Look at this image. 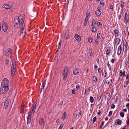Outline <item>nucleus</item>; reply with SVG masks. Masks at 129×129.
Returning a JSON list of instances; mask_svg holds the SVG:
<instances>
[{
    "instance_id": "nucleus-27",
    "label": "nucleus",
    "mask_w": 129,
    "mask_h": 129,
    "mask_svg": "<svg viewBox=\"0 0 129 129\" xmlns=\"http://www.w3.org/2000/svg\"><path fill=\"white\" fill-rule=\"evenodd\" d=\"M96 21L95 19L93 20L92 22V25L93 26H94L96 24Z\"/></svg>"
},
{
    "instance_id": "nucleus-37",
    "label": "nucleus",
    "mask_w": 129,
    "mask_h": 129,
    "mask_svg": "<svg viewBox=\"0 0 129 129\" xmlns=\"http://www.w3.org/2000/svg\"><path fill=\"white\" fill-rule=\"evenodd\" d=\"M88 20H85V21L84 23V26H85L86 25L87 23Z\"/></svg>"
},
{
    "instance_id": "nucleus-14",
    "label": "nucleus",
    "mask_w": 129,
    "mask_h": 129,
    "mask_svg": "<svg viewBox=\"0 0 129 129\" xmlns=\"http://www.w3.org/2000/svg\"><path fill=\"white\" fill-rule=\"evenodd\" d=\"M3 5L4 8L6 9H10L12 8V6L11 5L4 4Z\"/></svg>"
},
{
    "instance_id": "nucleus-31",
    "label": "nucleus",
    "mask_w": 129,
    "mask_h": 129,
    "mask_svg": "<svg viewBox=\"0 0 129 129\" xmlns=\"http://www.w3.org/2000/svg\"><path fill=\"white\" fill-rule=\"evenodd\" d=\"M93 81H94L95 82H96L97 81L96 77L94 76L93 77Z\"/></svg>"
},
{
    "instance_id": "nucleus-24",
    "label": "nucleus",
    "mask_w": 129,
    "mask_h": 129,
    "mask_svg": "<svg viewBox=\"0 0 129 129\" xmlns=\"http://www.w3.org/2000/svg\"><path fill=\"white\" fill-rule=\"evenodd\" d=\"M111 50L109 48H108L106 51V54L108 55L110 53Z\"/></svg>"
},
{
    "instance_id": "nucleus-21",
    "label": "nucleus",
    "mask_w": 129,
    "mask_h": 129,
    "mask_svg": "<svg viewBox=\"0 0 129 129\" xmlns=\"http://www.w3.org/2000/svg\"><path fill=\"white\" fill-rule=\"evenodd\" d=\"M114 32L115 34V36L117 37H118V31L117 30L115 29L114 31Z\"/></svg>"
},
{
    "instance_id": "nucleus-5",
    "label": "nucleus",
    "mask_w": 129,
    "mask_h": 129,
    "mask_svg": "<svg viewBox=\"0 0 129 129\" xmlns=\"http://www.w3.org/2000/svg\"><path fill=\"white\" fill-rule=\"evenodd\" d=\"M69 71V69L67 67H66L64 69L62 73L63 78L64 80L66 79L67 75Z\"/></svg>"
},
{
    "instance_id": "nucleus-61",
    "label": "nucleus",
    "mask_w": 129,
    "mask_h": 129,
    "mask_svg": "<svg viewBox=\"0 0 129 129\" xmlns=\"http://www.w3.org/2000/svg\"><path fill=\"white\" fill-rule=\"evenodd\" d=\"M123 111L124 112H126L127 111V109H125L123 110Z\"/></svg>"
},
{
    "instance_id": "nucleus-18",
    "label": "nucleus",
    "mask_w": 129,
    "mask_h": 129,
    "mask_svg": "<svg viewBox=\"0 0 129 129\" xmlns=\"http://www.w3.org/2000/svg\"><path fill=\"white\" fill-rule=\"evenodd\" d=\"M111 98L110 96V93H108L106 94L105 96V98L107 99V100H109Z\"/></svg>"
},
{
    "instance_id": "nucleus-9",
    "label": "nucleus",
    "mask_w": 129,
    "mask_h": 129,
    "mask_svg": "<svg viewBox=\"0 0 129 129\" xmlns=\"http://www.w3.org/2000/svg\"><path fill=\"white\" fill-rule=\"evenodd\" d=\"M2 29L4 32H6L8 29V25L6 22L2 21Z\"/></svg>"
},
{
    "instance_id": "nucleus-26",
    "label": "nucleus",
    "mask_w": 129,
    "mask_h": 129,
    "mask_svg": "<svg viewBox=\"0 0 129 129\" xmlns=\"http://www.w3.org/2000/svg\"><path fill=\"white\" fill-rule=\"evenodd\" d=\"M116 122L117 123L118 125H121V121L119 119L117 120Z\"/></svg>"
},
{
    "instance_id": "nucleus-22",
    "label": "nucleus",
    "mask_w": 129,
    "mask_h": 129,
    "mask_svg": "<svg viewBox=\"0 0 129 129\" xmlns=\"http://www.w3.org/2000/svg\"><path fill=\"white\" fill-rule=\"evenodd\" d=\"M127 46L126 45V44H125L123 46V51L124 52H126L127 51Z\"/></svg>"
},
{
    "instance_id": "nucleus-52",
    "label": "nucleus",
    "mask_w": 129,
    "mask_h": 129,
    "mask_svg": "<svg viewBox=\"0 0 129 129\" xmlns=\"http://www.w3.org/2000/svg\"><path fill=\"white\" fill-rule=\"evenodd\" d=\"M21 110H22L23 111H24V107L23 106H21Z\"/></svg>"
},
{
    "instance_id": "nucleus-35",
    "label": "nucleus",
    "mask_w": 129,
    "mask_h": 129,
    "mask_svg": "<svg viewBox=\"0 0 129 129\" xmlns=\"http://www.w3.org/2000/svg\"><path fill=\"white\" fill-rule=\"evenodd\" d=\"M120 114L121 116L122 117H123L124 116V113L123 112H120Z\"/></svg>"
},
{
    "instance_id": "nucleus-44",
    "label": "nucleus",
    "mask_w": 129,
    "mask_h": 129,
    "mask_svg": "<svg viewBox=\"0 0 129 129\" xmlns=\"http://www.w3.org/2000/svg\"><path fill=\"white\" fill-rule=\"evenodd\" d=\"M63 125L62 124H61L60 125L59 129H62L63 127Z\"/></svg>"
},
{
    "instance_id": "nucleus-51",
    "label": "nucleus",
    "mask_w": 129,
    "mask_h": 129,
    "mask_svg": "<svg viewBox=\"0 0 129 129\" xmlns=\"http://www.w3.org/2000/svg\"><path fill=\"white\" fill-rule=\"evenodd\" d=\"M73 117L74 118L76 117H77V114L76 113H74L73 115Z\"/></svg>"
},
{
    "instance_id": "nucleus-11",
    "label": "nucleus",
    "mask_w": 129,
    "mask_h": 129,
    "mask_svg": "<svg viewBox=\"0 0 129 129\" xmlns=\"http://www.w3.org/2000/svg\"><path fill=\"white\" fill-rule=\"evenodd\" d=\"M39 124L41 126L44 127L45 124V122L42 118H40L39 120Z\"/></svg>"
},
{
    "instance_id": "nucleus-48",
    "label": "nucleus",
    "mask_w": 129,
    "mask_h": 129,
    "mask_svg": "<svg viewBox=\"0 0 129 129\" xmlns=\"http://www.w3.org/2000/svg\"><path fill=\"white\" fill-rule=\"evenodd\" d=\"M100 33H98L97 34V38H98L100 37Z\"/></svg>"
},
{
    "instance_id": "nucleus-17",
    "label": "nucleus",
    "mask_w": 129,
    "mask_h": 129,
    "mask_svg": "<svg viewBox=\"0 0 129 129\" xmlns=\"http://www.w3.org/2000/svg\"><path fill=\"white\" fill-rule=\"evenodd\" d=\"M93 51L92 49L89 50V52L88 53V57H90L93 55L92 51Z\"/></svg>"
},
{
    "instance_id": "nucleus-3",
    "label": "nucleus",
    "mask_w": 129,
    "mask_h": 129,
    "mask_svg": "<svg viewBox=\"0 0 129 129\" xmlns=\"http://www.w3.org/2000/svg\"><path fill=\"white\" fill-rule=\"evenodd\" d=\"M11 67V75L13 76L15 74L16 68V61L15 59L12 60Z\"/></svg>"
},
{
    "instance_id": "nucleus-38",
    "label": "nucleus",
    "mask_w": 129,
    "mask_h": 129,
    "mask_svg": "<svg viewBox=\"0 0 129 129\" xmlns=\"http://www.w3.org/2000/svg\"><path fill=\"white\" fill-rule=\"evenodd\" d=\"M61 43H59V45L58 46H57L56 47V48H57L58 49H59L61 47Z\"/></svg>"
},
{
    "instance_id": "nucleus-1",
    "label": "nucleus",
    "mask_w": 129,
    "mask_h": 129,
    "mask_svg": "<svg viewBox=\"0 0 129 129\" xmlns=\"http://www.w3.org/2000/svg\"><path fill=\"white\" fill-rule=\"evenodd\" d=\"M25 15H23L20 16L18 17H15L14 20V26L17 28H20V36L21 38H24L25 35V28L24 20Z\"/></svg>"
},
{
    "instance_id": "nucleus-59",
    "label": "nucleus",
    "mask_w": 129,
    "mask_h": 129,
    "mask_svg": "<svg viewBox=\"0 0 129 129\" xmlns=\"http://www.w3.org/2000/svg\"><path fill=\"white\" fill-rule=\"evenodd\" d=\"M76 88L77 89H78L79 88V86L78 85H77L76 86Z\"/></svg>"
},
{
    "instance_id": "nucleus-56",
    "label": "nucleus",
    "mask_w": 129,
    "mask_h": 129,
    "mask_svg": "<svg viewBox=\"0 0 129 129\" xmlns=\"http://www.w3.org/2000/svg\"><path fill=\"white\" fill-rule=\"evenodd\" d=\"M126 107L127 109H129V103H127L126 105Z\"/></svg>"
},
{
    "instance_id": "nucleus-6",
    "label": "nucleus",
    "mask_w": 129,
    "mask_h": 129,
    "mask_svg": "<svg viewBox=\"0 0 129 129\" xmlns=\"http://www.w3.org/2000/svg\"><path fill=\"white\" fill-rule=\"evenodd\" d=\"M9 82L6 78L4 79L2 82L1 85L8 87L9 86Z\"/></svg>"
},
{
    "instance_id": "nucleus-12",
    "label": "nucleus",
    "mask_w": 129,
    "mask_h": 129,
    "mask_svg": "<svg viewBox=\"0 0 129 129\" xmlns=\"http://www.w3.org/2000/svg\"><path fill=\"white\" fill-rule=\"evenodd\" d=\"M10 100L9 99H7L4 102V108L5 109H6L8 107L9 103L10 102Z\"/></svg>"
},
{
    "instance_id": "nucleus-8",
    "label": "nucleus",
    "mask_w": 129,
    "mask_h": 129,
    "mask_svg": "<svg viewBox=\"0 0 129 129\" xmlns=\"http://www.w3.org/2000/svg\"><path fill=\"white\" fill-rule=\"evenodd\" d=\"M8 90V87L2 86L0 88V92L1 93L3 94L6 92Z\"/></svg>"
},
{
    "instance_id": "nucleus-34",
    "label": "nucleus",
    "mask_w": 129,
    "mask_h": 129,
    "mask_svg": "<svg viewBox=\"0 0 129 129\" xmlns=\"http://www.w3.org/2000/svg\"><path fill=\"white\" fill-rule=\"evenodd\" d=\"M9 63V61L8 60H6L5 62V64L6 65L8 66Z\"/></svg>"
},
{
    "instance_id": "nucleus-55",
    "label": "nucleus",
    "mask_w": 129,
    "mask_h": 129,
    "mask_svg": "<svg viewBox=\"0 0 129 129\" xmlns=\"http://www.w3.org/2000/svg\"><path fill=\"white\" fill-rule=\"evenodd\" d=\"M115 60V59H113L111 60V62L112 63H114V61Z\"/></svg>"
},
{
    "instance_id": "nucleus-39",
    "label": "nucleus",
    "mask_w": 129,
    "mask_h": 129,
    "mask_svg": "<svg viewBox=\"0 0 129 129\" xmlns=\"http://www.w3.org/2000/svg\"><path fill=\"white\" fill-rule=\"evenodd\" d=\"M92 39L91 38H89L88 39V42H89L91 43L92 42Z\"/></svg>"
},
{
    "instance_id": "nucleus-41",
    "label": "nucleus",
    "mask_w": 129,
    "mask_h": 129,
    "mask_svg": "<svg viewBox=\"0 0 129 129\" xmlns=\"http://www.w3.org/2000/svg\"><path fill=\"white\" fill-rule=\"evenodd\" d=\"M104 122H103L101 124V125H100V129L101 128H102V126H103V125H104Z\"/></svg>"
},
{
    "instance_id": "nucleus-46",
    "label": "nucleus",
    "mask_w": 129,
    "mask_h": 129,
    "mask_svg": "<svg viewBox=\"0 0 129 129\" xmlns=\"http://www.w3.org/2000/svg\"><path fill=\"white\" fill-rule=\"evenodd\" d=\"M115 107V106L114 104H112L111 107V108H114Z\"/></svg>"
},
{
    "instance_id": "nucleus-62",
    "label": "nucleus",
    "mask_w": 129,
    "mask_h": 129,
    "mask_svg": "<svg viewBox=\"0 0 129 129\" xmlns=\"http://www.w3.org/2000/svg\"><path fill=\"white\" fill-rule=\"evenodd\" d=\"M59 120H58L56 121V122L57 123H58L59 122Z\"/></svg>"
},
{
    "instance_id": "nucleus-20",
    "label": "nucleus",
    "mask_w": 129,
    "mask_h": 129,
    "mask_svg": "<svg viewBox=\"0 0 129 129\" xmlns=\"http://www.w3.org/2000/svg\"><path fill=\"white\" fill-rule=\"evenodd\" d=\"M124 2L122 1H121L119 3L120 6L121 7L122 9L124 7Z\"/></svg>"
},
{
    "instance_id": "nucleus-54",
    "label": "nucleus",
    "mask_w": 129,
    "mask_h": 129,
    "mask_svg": "<svg viewBox=\"0 0 129 129\" xmlns=\"http://www.w3.org/2000/svg\"><path fill=\"white\" fill-rule=\"evenodd\" d=\"M103 4H104L103 2L102 1H101L100 2V5H102V6H103Z\"/></svg>"
},
{
    "instance_id": "nucleus-42",
    "label": "nucleus",
    "mask_w": 129,
    "mask_h": 129,
    "mask_svg": "<svg viewBox=\"0 0 129 129\" xmlns=\"http://www.w3.org/2000/svg\"><path fill=\"white\" fill-rule=\"evenodd\" d=\"M72 93L73 94H75L76 93V90L75 89H73L72 91Z\"/></svg>"
},
{
    "instance_id": "nucleus-2",
    "label": "nucleus",
    "mask_w": 129,
    "mask_h": 129,
    "mask_svg": "<svg viewBox=\"0 0 129 129\" xmlns=\"http://www.w3.org/2000/svg\"><path fill=\"white\" fill-rule=\"evenodd\" d=\"M37 107L36 104L33 105L31 111H30L28 113V115L27 117V124H29L31 121V116L34 114Z\"/></svg>"
},
{
    "instance_id": "nucleus-60",
    "label": "nucleus",
    "mask_w": 129,
    "mask_h": 129,
    "mask_svg": "<svg viewBox=\"0 0 129 129\" xmlns=\"http://www.w3.org/2000/svg\"><path fill=\"white\" fill-rule=\"evenodd\" d=\"M44 88L43 87L41 88V91H40L41 92L42 90H44Z\"/></svg>"
},
{
    "instance_id": "nucleus-25",
    "label": "nucleus",
    "mask_w": 129,
    "mask_h": 129,
    "mask_svg": "<svg viewBox=\"0 0 129 129\" xmlns=\"http://www.w3.org/2000/svg\"><path fill=\"white\" fill-rule=\"evenodd\" d=\"M67 115V113L65 112H64V114L62 118V119H63V120H64V119L66 118Z\"/></svg>"
},
{
    "instance_id": "nucleus-47",
    "label": "nucleus",
    "mask_w": 129,
    "mask_h": 129,
    "mask_svg": "<svg viewBox=\"0 0 129 129\" xmlns=\"http://www.w3.org/2000/svg\"><path fill=\"white\" fill-rule=\"evenodd\" d=\"M66 2L65 3V4H68L69 3V0H65Z\"/></svg>"
},
{
    "instance_id": "nucleus-50",
    "label": "nucleus",
    "mask_w": 129,
    "mask_h": 129,
    "mask_svg": "<svg viewBox=\"0 0 129 129\" xmlns=\"http://www.w3.org/2000/svg\"><path fill=\"white\" fill-rule=\"evenodd\" d=\"M112 111H110V112H109V115H108L109 116H111V115L112 113Z\"/></svg>"
},
{
    "instance_id": "nucleus-64",
    "label": "nucleus",
    "mask_w": 129,
    "mask_h": 129,
    "mask_svg": "<svg viewBox=\"0 0 129 129\" xmlns=\"http://www.w3.org/2000/svg\"><path fill=\"white\" fill-rule=\"evenodd\" d=\"M127 124H129V119H128L127 120Z\"/></svg>"
},
{
    "instance_id": "nucleus-16",
    "label": "nucleus",
    "mask_w": 129,
    "mask_h": 129,
    "mask_svg": "<svg viewBox=\"0 0 129 129\" xmlns=\"http://www.w3.org/2000/svg\"><path fill=\"white\" fill-rule=\"evenodd\" d=\"M122 51V47L121 45H120L118 49L117 54L119 55L121 53Z\"/></svg>"
},
{
    "instance_id": "nucleus-23",
    "label": "nucleus",
    "mask_w": 129,
    "mask_h": 129,
    "mask_svg": "<svg viewBox=\"0 0 129 129\" xmlns=\"http://www.w3.org/2000/svg\"><path fill=\"white\" fill-rule=\"evenodd\" d=\"M125 72L124 71L123 72H122L121 71H120V75L121 76H124L125 75Z\"/></svg>"
},
{
    "instance_id": "nucleus-30",
    "label": "nucleus",
    "mask_w": 129,
    "mask_h": 129,
    "mask_svg": "<svg viewBox=\"0 0 129 129\" xmlns=\"http://www.w3.org/2000/svg\"><path fill=\"white\" fill-rule=\"evenodd\" d=\"M96 28L94 27H93L92 28V32H95L96 31Z\"/></svg>"
},
{
    "instance_id": "nucleus-29",
    "label": "nucleus",
    "mask_w": 129,
    "mask_h": 129,
    "mask_svg": "<svg viewBox=\"0 0 129 129\" xmlns=\"http://www.w3.org/2000/svg\"><path fill=\"white\" fill-rule=\"evenodd\" d=\"M90 87H89L88 88V89H85V93L86 94L88 92H90Z\"/></svg>"
},
{
    "instance_id": "nucleus-15",
    "label": "nucleus",
    "mask_w": 129,
    "mask_h": 129,
    "mask_svg": "<svg viewBox=\"0 0 129 129\" xmlns=\"http://www.w3.org/2000/svg\"><path fill=\"white\" fill-rule=\"evenodd\" d=\"M101 9L100 7L98 8V10L95 11V14L98 16H100L101 14V12L100 11Z\"/></svg>"
},
{
    "instance_id": "nucleus-58",
    "label": "nucleus",
    "mask_w": 129,
    "mask_h": 129,
    "mask_svg": "<svg viewBox=\"0 0 129 129\" xmlns=\"http://www.w3.org/2000/svg\"><path fill=\"white\" fill-rule=\"evenodd\" d=\"M86 13H87V16H89V15H90L89 12H87Z\"/></svg>"
},
{
    "instance_id": "nucleus-28",
    "label": "nucleus",
    "mask_w": 129,
    "mask_h": 129,
    "mask_svg": "<svg viewBox=\"0 0 129 129\" xmlns=\"http://www.w3.org/2000/svg\"><path fill=\"white\" fill-rule=\"evenodd\" d=\"M120 41V40L119 38H116V41L115 42V44H117L118 45L119 44Z\"/></svg>"
},
{
    "instance_id": "nucleus-49",
    "label": "nucleus",
    "mask_w": 129,
    "mask_h": 129,
    "mask_svg": "<svg viewBox=\"0 0 129 129\" xmlns=\"http://www.w3.org/2000/svg\"><path fill=\"white\" fill-rule=\"evenodd\" d=\"M46 82H44L43 83V84H42V86H43V87L44 88V87L45 85V84H46Z\"/></svg>"
},
{
    "instance_id": "nucleus-10",
    "label": "nucleus",
    "mask_w": 129,
    "mask_h": 129,
    "mask_svg": "<svg viewBox=\"0 0 129 129\" xmlns=\"http://www.w3.org/2000/svg\"><path fill=\"white\" fill-rule=\"evenodd\" d=\"M124 19L126 23L128 22V20H129V11L127 10L126 12Z\"/></svg>"
},
{
    "instance_id": "nucleus-32",
    "label": "nucleus",
    "mask_w": 129,
    "mask_h": 129,
    "mask_svg": "<svg viewBox=\"0 0 129 129\" xmlns=\"http://www.w3.org/2000/svg\"><path fill=\"white\" fill-rule=\"evenodd\" d=\"M90 102L91 103H93L94 101V99L93 97L91 96L90 97Z\"/></svg>"
},
{
    "instance_id": "nucleus-19",
    "label": "nucleus",
    "mask_w": 129,
    "mask_h": 129,
    "mask_svg": "<svg viewBox=\"0 0 129 129\" xmlns=\"http://www.w3.org/2000/svg\"><path fill=\"white\" fill-rule=\"evenodd\" d=\"M79 73L78 70V69H75L73 71V73L75 75H76Z\"/></svg>"
},
{
    "instance_id": "nucleus-33",
    "label": "nucleus",
    "mask_w": 129,
    "mask_h": 129,
    "mask_svg": "<svg viewBox=\"0 0 129 129\" xmlns=\"http://www.w3.org/2000/svg\"><path fill=\"white\" fill-rule=\"evenodd\" d=\"M103 75L105 77H106L107 76V72L106 71H104V73L103 74Z\"/></svg>"
},
{
    "instance_id": "nucleus-7",
    "label": "nucleus",
    "mask_w": 129,
    "mask_h": 129,
    "mask_svg": "<svg viewBox=\"0 0 129 129\" xmlns=\"http://www.w3.org/2000/svg\"><path fill=\"white\" fill-rule=\"evenodd\" d=\"M112 81V78L110 77H109L106 79L104 84L106 86L109 87L111 85Z\"/></svg>"
},
{
    "instance_id": "nucleus-36",
    "label": "nucleus",
    "mask_w": 129,
    "mask_h": 129,
    "mask_svg": "<svg viewBox=\"0 0 129 129\" xmlns=\"http://www.w3.org/2000/svg\"><path fill=\"white\" fill-rule=\"evenodd\" d=\"M97 25L100 27L101 28L102 27V24H101L100 22H99L97 23Z\"/></svg>"
},
{
    "instance_id": "nucleus-43",
    "label": "nucleus",
    "mask_w": 129,
    "mask_h": 129,
    "mask_svg": "<svg viewBox=\"0 0 129 129\" xmlns=\"http://www.w3.org/2000/svg\"><path fill=\"white\" fill-rule=\"evenodd\" d=\"M65 37L67 39L69 38V36L68 34H66L65 35Z\"/></svg>"
},
{
    "instance_id": "nucleus-13",
    "label": "nucleus",
    "mask_w": 129,
    "mask_h": 129,
    "mask_svg": "<svg viewBox=\"0 0 129 129\" xmlns=\"http://www.w3.org/2000/svg\"><path fill=\"white\" fill-rule=\"evenodd\" d=\"M74 37L76 40H77L78 43L80 42L81 40V36L78 34H76Z\"/></svg>"
},
{
    "instance_id": "nucleus-57",
    "label": "nucleus",
    "mask_w": 129,
    "mask_h": 129,
    "mask_svg": "<svg viewBox=\"0 0 129 129\" xmlns=\"http://www.w3.org/2000/svg\"><path fill=\"white\" fill-rule=\"evenodd\" d=\"M98 71L99 73H101L102 72V70L101 69H99Z\"/></svg>"
},
{
    "instance_id": "nucleus-63",
    "label": "nucleus",
    "mask_w": 129,
    "mask_h": 129,
    "mask_svg": "<svg viewBox=\"0 0 129 129\" xmlns=\"http://www.w3.org/2000/svg\"><path fill=\"white\" fill-rule=\"evenodd\" d=\"M23 112H24V111H23L22 110H21L20 111V113H22Z\"/></svg>"
},
{
    "instance_id": "nucleus-40",
    "label": "nucleus",
    "mask_w": 129,
    "mask_h": 129,
    "mask_svg": "<svg viewBox=\"0 0 129 129\" xmlns=\"http://www.w3.org/2000/svg\"><path fill=\"white\" fill-rule=\"evenodd\" d=\"M96 117H94L92 121L93 122H95L96 120Z\"/></svg>"
},
{
    "instance_id": "nucleus-45",
    "label": "nucleus",
    "mask_w": 129,
    "mask_h": 129,
    "mask_svg": "<svg viewBox=\"0 0 129 129\" xmlns=\"http://www.w3.org/2000/svg\"><path fill=\"white\" fill-rule=\"evenodd\" d=\"M89 18V16L86 15V17H85V20H88Z\"/></svg>"
},
{
    "instance_id": "nucleus-4",
    "label": "nucleus",
    "mask_w": 129,
    "mask_h": 129,
    "mask_svg": "<svg viewBox=\"0 0 129 129\" xmlns=\"http://www.w3.org/2000/svg\"><path fill=\"white\" fill-rule=\"evenodd\" d=\"M12 51L11 49L8 48L6 51L5 57L7 58H11L12 55Z\"/></svg>"
},
{
    "instance_id": "nucleus-53",
    "label": "nucleus",
    "mask_w": 129,
    "mask_h": 129,
    "mask_svg": "<svg viewBox=\"0 0 129 129\" xmlns=\"http://www.w3.org/2000/svg\"><path fill=\"white\" fill-rule=\"evenodd\" d=\"M113 5H111L110 6V8L111 9H113Z\"/></svg>"
}]
</instances>
